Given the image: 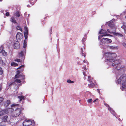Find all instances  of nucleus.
Here are the masks:
<instances>
[{
    "label": "nucleus",
    "mask_w": 126,
    "mask_h": 126,
    "mask_svg": "<svg viewBox=\"0 0 126 126\" xmlns=\"http://www.w3.org/2000/svg\"><path fill=\"white\" fill-rule=\"evenodd\" d=\"M32 121L28 119L25 120L23 122V124L24 126H29L32 125Z\"/></svg>",
    "instance_id": "obj_8"
},
{
    "label": "nucleus",
    "mask_w": 126,
    "mask_h": 126,
    "mask_svg": "<svg viewBox=\"0 0 126 126\" xmlns=\"http://www.w3.org/2000/svg\"><path fill=\"white\" fill-rule=\"evenodd\" d=\"M86 60H84L83 61V62L84 63H86Z\"/></svg>",
    "instance_id": "obj_52"
},
{
    "label": "nucleus",
    "mask_w": 126,
    "mask_h": 126,
    "mask_svg": "<svg viewBox=\"0 0 126 126\" xmlns=\"http://www.w3.org/2000/svg\"><path fill=\"white\" fill-rule=\"evenodd\" d=\"M0 52L1 53L2 55L4 56H6L7 55V52H5L2 48L0 49Z\"/></svg>",
    "instance_id": "obj_16"
},
{
    "label": "nucleus",
    "mask_w": 126,
    "mask_h": 126,
    "mask_svg": "<svg viewBox=\"0 0 126 126\" xmlns=\"http://www.w3.org/2000/svg\"><path fill=\"white\" fill-rule=\"evenodd\" d=\"M3 72V71L2 69L0 67V75H2Z\"/></svg>",
    "instance_id": "obj_35"
},
{
    "label": "nucleus",
    "mask_w": 126,
    "mask_h": 126,
    "mask_svg": "<svg viewBox=\"0 0 126 126\" xmlns=\"http://www.w3.org/2000/svg\"><path fill=\"white\" fill-rule=\"evenodd\" d=\"M124 7L125 9H126V6H125ZM121 15H124L125 16V18L126 19V11H123L122 13L121 14Z\"/></svg>",
    "instance_id": "obj_21"
},
{
    "label": "nucleus",
    "mask_w": 126,
    "mask_h": 126,
    "mask_svg": "<svg viewBox=\"0 0 126 126\" xmlns=\"http://www.w3.org/2000/svg\"><path fill=\"white\" fill-rule=\"evenodd\" d=\"M126 75H124L120 77L119 79L116 80V82L117 84H120L121 82H122V81H123V78L124 77H126Z\"/></svg>",
    "instance_id": "obj_13"
},
{
    "label": "nucleus",
    "mask_w": 126,
    "mask_h": 126,
    "mask_svg": "<svg viewBox=\"0 0 126 126\" xmlns=\"http://www.w3.org/2000/svg\"><path fill=\"white\" fill-rule=\"evenodd\" d=\"M83 75H84V76H86V73L85 72V71H83Z\"/></svg>",
    "instance_id": "obj_45"
},
{
    "label": "nucleus",
    "mask_w": 126,
    "mask_h": 126,
    "mask_svg": "<svg viewBox=\"0 0 126 126\" xmlns=\"http://www.w3.org/2000/svg\"><path fill=\"white\" fill-rule=\"evenodd\" d=\"M104 105H105V106L106 107H108V108H109V107H110L109 106V105L108 104H107L106 103H105V102H104Z\"/></svg>",
    "instance_id": "obj_38"
},
{
    "label": "nucleus",
    "mask_w": 126,
    "mask_h": 126,
    "mask_svg": "<svg viewBox=\"0 0 126 126\" xmlns=\"http://www.w3.org/2000/svg\"><path fill=\"white\" fill-rule=\"evenodd\" d=\"M110 47L111 49H114L115 48V47L113 46H110Z\"/></svg>",
    "instance_id": "obj_47"
},
{
    "label": "nucleus",
    "mask_w": 126,
    "mask_h": 126,
    "mask_svg": "<svg viewBox=\"0 0 126 126\" xmlns=\"http://www.w3.org/2000/svg\"><path fill=\"white\" fill-rule=\"evenodd\" d=\"M67 82L69 83H72L74 82V81H72L70 79H67Z\"/></svg>",
    "instance_id": "obj_31"
},
{
    "label": "nucleus",
    "mask_w": 126,
    "mask_h": 126,
    "mask_svg": "<svg viewBox=\"0 0 126 126\" xmlns=\"http://www.w3.org/2000/svg\"><path fill=\"white\" fill-rule=\"evenodd\" d=\"M114 34L117 36H119L120 37H122L123 36V35L122 34L118 33H115Z\"/></svg>",
    "instance_id": "obj_29"
},
{
    "label": "nucleus",
    "mask_w": 126,
    "mask_h": 126,
    "mask_svg": "<svg viewBox=\"0 0 126 126\" xmlns=\"http://www.w3.org/2000/svg\"><path fill=\"white\" fill-rule=\"evenodd\" d=\"M111 42V40L110 39H108L106 38H104L101 40V42H100V44L103 45L105 43H110Z\"/></svg>",
    "instance_id": "obj_7"
},
{
    "label": "nucleus",
    "mask_w": 126,
    "mask_h": 126,
    "mask_svg": "<svg viewBox=\"0 0 126 126\" xmlns=\"http://www.w3.org/2000/svg\"><path fill=\"white\" fill-rule=\"evenodd\" d=\"M123 81H122V84L121 89L122 91L124 90V89L126 88V77H123Z\"/></svg>",
    "instance_id": "obj_9"
},
{
    "label": "nucleus",
    "mask_w": 126,
    "mask_h": 126,
    "mask_svg": "<svg viewBox=\"0 0 126 126\" xmlns=\"http://www.w3.org/2000/svg\"><path fill=\"white\" fill-rule=\"evenodd\" d=\"M4 100V98L3 97H0V103L2 102Z\"/></svg>",
    "instance_id": "obj_33"
},
{
    "label": "nucleus",
    "mask_w": 126,
    "mask_h": 126,
    "mask_svg": "<svg viewBox=\"0 0 126 126\" xmlns=\"http://www.w3.org/2000/svg\"><path fill=\"white\" fill-rule=\"evenodd\" d=\"M15 15L16 16L19 17L20 16V15H21V14L19 11H17L16 12Z\"/></svg>",
    "instance_id": "obj_22"
},
{
    "label": "nucleus",
    "mask_w": 126,
    "mask_h": 126,
    "mask_svg": "<svg viewBox=\"0 0 126 126\" xmlns=\"http://www.w3.org/2000/svg\"><path fill=\"white\" fill-rule=\"evenodd\" d=\"M1 61H2V60L1 58L0 57V62H1Z\"/></svg>",
    "instance_id": "obj_51"
},
{
    "label": "nucleus",
    "mask_w": 126,
    "mask_h": 126,
    "mask_svg": "<svg viewBox=\"0 0 126 126\" xmlns=\"http://www.w3.org/2000/svg\"><path fill=\"white\" fill-rule=\"evenodd\" d=\"M11 64L12 66H17L18 65V64H17L14 62L11 63Z\"/></svg>",
    "instance_id": "obj_26"
},
{
    "label": "nucleus",
    "mask_w": 126,
    "mask_h": 126,
    "mask_svg": "<svg viewBox=\"0 0 126 126\" xmlns=\"http://www.w3.org/2000/svg\"><path fill=\"white\" fill-rule=\"evenodd\" d=\"M26 49H25L19 52L18 53V55L19 58H21L23 60L25 58V54H26Z\"/></svg>",
    "instance_id": "obj_6"
},
{
    "label": "nucleus",
    "mask_w": 126,
    "mask_h": 126,
    "mask_svg": "<svg viewBox=\"0 0 126 126\" xmlns=\"http://www.w3.org/2000/svg\"><path fill=\"white\" fill-rule=\"evenodd\" d=\"M26 46H27V45L25 43V41L24 40V43H23V47L24 48V49H26Z\"/></svg>",
    "instance_id": "obj_32"
},
{
    "label": "nucleus",
    "mask_w": 126,
    "mask_h": 126,
    "mask_svg": "<svg viewBox=\"0 0 126 126\" xmlns=\"http://www.w3.org/2000/svg\"><path fill=\"white\" fill-rule=\"evenodd\" d=\"M87 35H85L84 36V37L82 39V41L83 42H84L87 39Z\"/></svg>",
    "instance_id": "obj_28"
},
{
    "label": "nucleus",
    "mask_w": 126,
    "mask_h": 126,
    "mask_svg": "<svg viewBox=\"0 0 126 126\" xmlns=\"http://www.w3.org/2000/svg\"><path fill=\"white\" fill-rule=\"evenodd\" d=\"M20 77H21V80L24 79H25V76L23 74H20V75L16 74L15 76V77H14V79H18L20 78Z\"/></svg>",
    "instance_id": "obj_11"
},
{
    "label": "nucleus",
    "mask_w": 126,
    "mask_h": 126,
    "mask_svg": "<svg viewBox=\"0 0 126 126\" xmlns=\"http://www.w3.org/2000/svg\"><path fill=\"white\" fill-rule=\"evenodd\" d=\"M25 38V40L27 39L28 38V36H24Z\"/></svg>",
    "instance_id": "obj_46"
},
{
    "label": "nucleus",
    "mask_w": 126,
    "mask_h": 126,
    "mask_svg": "<svg viewBox=\"0 0 126 126\" xmlns=\"http://www.w3.org/2000/svg\"><path fill=\"white\" fill-rule=\"evenodd\" d=\"M16 29L18 30H19L21 32H22V30L21 27L19 26H17L16 27Z\"/></svg>",
    "instance_id": "obj_27"
},
{
    "label": "nucleus",
    "mask_w": 126,
    "mask_h": 126,
    "mask_svg": "<svg viewBox=\"0 0 126 126\" xmlns=\"http://www.w3.org/2000/svg\"><path fill=\"white\" fill-rule=\"evenodd\" d=\"M8 118L7 115H6L5 116H3L1 118L2 121V122H6L7 121Z\"/></svg>",
    "instance_id": "obj_19"
},
{
    "label": "nucleus",
    "mask_w": 126,
    "mask_h": 126,
    "mask_svg": "<svg viewBox=\"0 0 126 126\" xmlns=\"http://www.w3.org/2000/svg\"><path fill=\"white\" fill-rule=\"evenodd\" d=\"M5 15L6 16H9L10 15V14L9 12H6L5 14Z\"/></svg>",
    "instance_id": "obj_39"
},
{
    "label": "nucleus",
    "mask_w": 126,
    "mask_h": 126,
    "mask_svg": "<svg viewBox=\"0 0 126 126\" xmlns=\"http://www.w3.org/2000/svg\"><path fill=\"white\" fill-rule=\"evenodd\" d=\"M117 67H116V68L117 69V70H119V69H118V68H117Z\"/></svg>",
    "instance_id": "obj_53"
},
{
    "label": "nucleus",
    "mask_w": 126,
    "mask_h": 126,
    "mask_svg": "<svg viewBox=\"0 0 126 126\" xmlns=\"http://www.w3.org/2000/svg\"><path fill=\"white\" fill-rule=\"evenodd\" d=\"M2 89V87L1 86H0V91Z\"/></svg>",
    "instance_id": "obj_50"
},
{
    "label": "nucleus",
    "mask_w": 126,
    "mask_h": 126,
    "mask_svg": "<svg viewBox=\"0 0 126 126\" xmlns=\"http://www.w3.org/2000/svg\"><path fill=\"white\" fill-rule=\"evenodd\" d=\"M24 67V65H22L21 66H20L19 67L17 68V69H20L21 67Z\"/></svg>",
    "instance_id": "obj_41"
},
{
    "label": "nucleus",
    "mask_w": 126,
    "mask_h": 126,
    "mask_svg": "<svg viewBox=\"0 0 126 126\" xmlns=\"http://www.w3.org/2000/svg\"><path fill=\"white\" fill-rule=\"evenodd\" d=\"M123 29L125 33H126V26L124 25L121 27Z\"/></svg>",
    "instance_id": "obj_30"
},
{
    "label": "nucleus",
    "mask_w": 126,
    "mask_h": 126,
    "mask_svg": "<svg viewBox=\"0 0 126 126\" xmlns=\"http://www.w3.org/2000/svg\"><path fill=\"white\" fill-rule=\"evenodd\" d=\"M28 31L25 32L24 34V36H28Z\"/></svg>",
    "instance_id": "obj_34"
},
{
    "label": "nucleus",
    "mask_w": 126,
    "mask_h": 126,
    "mask_svg": "<svg viewBox=\"0 0 126 126\" xmlns=\"http://www.w3.org/2000/svg\"><path fill=\"white\" fill-rule=\"evenodd\" d=\"M123 46L125 47H126V44L125 43H123Z\"/></svg>",
    "instance_id": "obj_44"
},
{
    "label": "nucleus",
    "mask_w": 126,
    "mask_h": 126,
    "mask_svg": "<svg viewBox=\"0 0 126 126\" xmlns=\"http://www.w3.org/2000/svg\"><path fill=\"white\" fill-rule=\"evenodd\" d=\"M83 69L84 70H85V71L86 70V68L85 67H84Z\"/></svg>",
    "instance_id": "obj_49"
},
{
    "label": "nucleus",
    "mask_w": 126,
    "mask_h": 126,
    "mask_svg": "<svg viewBox=\"0 0 126 126\" xmlns=\"http://www.w3.org/2000/svg\"><path fill=\"white\" fill-rule=\"evenodd\" d=\"M98 99L97 98H96L95 100L93 102L95 103L96 102H97Z\"/></svg>",
    "instance_id": "obj_43"
},
{
    "label": "nucleus",
    "mask_w": 126,
    "mask_h": 126,
    "mask_svg": "<svg viewBox=\"0 0 126 126\" xmlns=\"http://www.w3.org/2000/svg\"><path fill=\"white\" fill-rule=\"evenodd\" d=\"M110 112L111 113L113 114H114V110L111 109L110 107L108 108Z\"/></svg>",
    "instance_id": "obj_23"
},
{
    "label": "nucleus",
    "mask_w": 126,
    "mask_h": 126,
    "mask_svg": "<svg viewBox=\"0 0 126 126\" xmlns=\"http://www.w3.org/2000/svg\"><path fill=\"white\" fill-rule=\"evenodd\" d=\"M81 53L82 55L83 56H84V57H85V53L84 51H83L82 48H81Z\"/></svg>",
    "instance_id": "obj_25"
},
{
    "label": "nucleus",
    "mask_w": 126,
    "mask_h": 126,
    "mask_svg": "<svg viewBox=\"0 0 126 126\" xmlns=\"http://www.w3.org/2000/svg\"><path fill=\"white\" fill-rule=\"evenodd\" d=\"M51 32H52L51 29H50V30H49V32H50V34H51V33H52Z\"/></svg>",
    "instance_id": "obj_48"
},
{
    "label": "nucleus",
    "mask_w": 126,
    "mask_h": 126,
    "mask_svg": "<svg viewBox=\"0 0 126 126\" xmlns=\"http://www.w3.org/2000/svg\"><path fill=\"white\" fill-rule=\"evenodd\" d=\"M14 48L15 49H18L20 47V45L19 42L17 41L15 42L14 44Z\"/></svg>",
    "instance_id": "obj_14"
},
{
    "label": "nucleus",
    "mask_w": 126,
    "mask_h": 126,
    "mask_svg": "<svg viewBox=\"0 0 126 126\" xmlns=\"http://www.w3.org/2000/svg\"><path fill=\"white\" fill-rule=\"evenodd\" d=\"M21 61H22V60ZM15 61H16L17 62H21V61L20 59H16L15 60Z\"/></svg>",
    "instance_id": "obj_36"
},
{
    "label": "nucleus",
    "mask_w": 126,
    "mask_h": 126,
    "mask_svg": "<svg viewBox=\"0 0 126 126\" xmlns=\"http://www.w3.org/2000/svg\"><path fill=\"white\" fill-rule=\"evenodd\" d=\"M93 79L90 76H88L87 82L86 83L88 85V87L91 88L93 87L94 85V84L93 83Z\"/></svg>",
    "instance_id": "obj_4"
},
{
    "label": "nucleus",
    "mask_w": 126,
    "mask_h": 126,
    "mask_svg": "<svg viewBox=\"0 0 126 126\" xmlns=\"http://www.w3.org/2000/svg\"><path fill=\"white\" fill-rule=\"evenodd\" d=\"M16 38L17 40H21L23 38L22 34L20 32H18L16 35Z\"/></svg>",
    "instance_id": "obj_10"
},
{
    "label": "nucleus",
    "mask_w": 126,
    "mask_h": 126,
    "mask_svg": "<svg viewBox=\"0 0 126 126\" xmlns=\"http://www.w3.org/2000/svg\"><path fill=\"white\" fill-rule=\"evenodd\" d=\"M12 111L10 112L9 113L11 114V115L14 117H17L19 116L21 112V110L20 108H17L15 110L12 108Z\"/></svg>",
    "instance_id": "obj_3"
},
{
    "label": "nucleus",
    "mask_w": 126,
    "mask_h": 126,
    "mask_svg": "<svg viewBox=\"0 0 126 126\" xmlns=\"http://www.w3.org/2000/svg\"><path fill=\"white\" fill-rule=\"evenodd\" d=\"M24 29L25 32L28 31V28L26 26L24 27Z\"/></svg>",
    "instance_id": "obj_42"
},
{
    "label": "nucleus",
    "mask_w": 126,
    "mask_h": 126,
    "mask_svg": "<svg viewBox=\"0 0 126 126\" xmlns=\"http://www.w3.org/2000/svg\"><path fill=\"white\" fill-rule=\"evenodd\" d=\"M15 79V80H14V82H13L10 84L9 85V86H11L12 85H14V84H15L14 83L15 82L17 83H20L21 82V79Z\"/></svg>",
    "instance_id": "obj_15"
},
{
    "label": "nucleus",
    "mask_w": 126,
    "mask_h": 126,
    "mask_svg": "<svg viewBox=\"0 0 126 126\" xmlns=\"http://www.w3.org/2000/svg\"><path fill=\"white\" fill-rule=\"evenodd\" d=\"M10 21L11 22L13 23L14 24H18L17 22L16 19L14 16L10 18Z\"/></svg>",
    "instance_id": "obj_17"
},
{
    "label": "nucleus",
    "mask_w": 126,
    "mask_h": 126,
    "mask_svg": "<svg viewBox=\"0 0 126 126\" xmlns=\"http://www.w3.org/2000/svg\"><path fill=\"white\" fill-rule=\"evenodd\" d=\"M11 103V101L10 100H8L6 101L4 103V105L5 107H7Z\"/></svg>",
    "instance_id": "obj_18"
},
{
    "label": "nucleus",
    "mask_w": 126,
    "mask_h": 126,
    "mask_svg": "<svg viewBox=\"0 0 126 126\" xmlns=\"http://www.w3.org/2000/svg\"><path fill=\"white\" fill-rule=\"evenodd\" d=\"M20 73V71L19 70H17L16 71V74L18 75H20V74H19Z\"/></svg>",
    "instance_id": "obj_40"
},
{
    "label": "nucleus",
    "mask_w": 126,
    "mask_h": 126,
    "mask_svg": "<svg viewBox=\"0 0 126 126\" xmlns=\"http://www.w3.org/2000/svg\"><path fill=\"white\" fill-rule=\"evenodd\" d=\"M92 99L91 98L87 100V102L88 103H91L92 102Z\"/></svg>",
    "instance_id": "obj_37"
},
{
    "label": "nucleus",
    "mask_w": 126,
    "mask_h": 126,
    "mask_svg": "<svg viewBox=\"0 0 126 126\" xmlns=\"http://www.w3.org/2000/svg\"><path fill=\"white\" fill-rule=\"evenodd\" d=\"M105 56H106V59L107 61H109L110 62H112L115 61L114 59L117 56V55L114 53H107L105 54Z\"/></svg>",
    "instance_id": "obj_1"
},
{
    "label": "nucleus",
    "mask_w": 126,
    "mask_h": 126,
    "mask_svg": "<svg viewBox=\"0 0 126 126\" xmlns=\"http://www.w3.org/2000/svg\"><path fill=\"white\" fill-rule=\"evenodd\" d=\"M108 33H111V32L109 31L108 29L107 30V31L105 30L101 29L99 31V35L98 37V39L99 40L103 36L110 35L109 34H107Z\"/></svg>",
    "instance_id": "obj_2"
},
{
    "label": "nucleus",
    "mask_w": 126,
    "mask_h": 126,
    "mask_svg": "<svg viewBox=\"0 0 126 126\" xmlns=\"http://www.w3.org/2000/svg\"><path fill=\"white\" fill-rule=\"evenodd\" d=\"M12 110V108H9L6 109L2 110L0 111V116H3L5 114L9 113Z\"/></svg>",
    "instance_id": "obj_5"
},
{
    "label": "nucleus",
    "mask_w": 126,
    "mask_h": 126,
    "mask_svg": "<svg viewBox=\"0 0 126 126\" xmlns=\"http://www.w3.org/2000/svg\"><path fill=\"white\" fill-rule=\"evenodd\" d=\"M115 20L114 19H113L109 21L108 22H106V24H108L109 26L111 28L115 27V25L114 24L113 21Z\"/></svg>",
    "instance_id": "obj_12"
},
{
    "label": "nucleus",
    "mask_w": 126,
    "mask_h": 126,
    "mask_svg": "<svg viewBox=\"0 0 126 126\" xmlns=\"http://www.w3.org/2000/svg\"><path fill=\"white\" fill-rule=\"evenodd\" d=\"M19 99L20 101H22V100L24 101L25 99L24 97L23 96H19L17 97Z\"/></svg>",
    "instance_id": "obj_20"
},
{
    "label": "nucleus",
    "mask_w": 126,
    "mask_h": 126,
    "mask_svg": "<svg viewBox=\"0 0 126 126\" xmlns=\"http://www.w3.org/2000/svg\"><path fill=\"white\" fill-rule=\"evenodd\" d=\"M120 62L119 61H116L114 63H112V66H114L117 64H118L120 63Z\"/></svg>",
    "instance_id": "obj_24"
}]
</instances>
